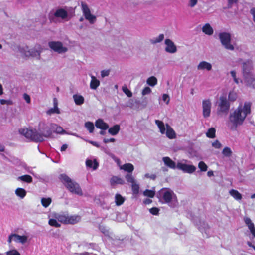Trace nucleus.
<instances>
[{"mask_svg": "<svg viewBox=\"0 0 255 255\" xmlns=\"http://www.w3.org/2000/svg\"><path fill=\"white\" fill-rule=\"evenodd\" d=\"M251 103L241 102L238 107L230 114L229 126L232 129H235L238 126L242 125L246 117L251 114Z\"/></svg>", "mask_w": 255, "mask_h": 255, "instance_id": "f257e3e1", "label": "nucleus"}, {"mask_svg": "<svg viewBox=\"0 0 255 255\" xmlns=\"http://www.w3.org/2000/svg\"><path fill=\"white\" fill-rule=\"evenodd\" d=\"M19 132L27 138L35 141H42V136L49 134L50 131L48 129L47 125L41 122L38 125L37 129L30 128L21 129L19 130Z\"/></svg>", "mask_w": 255, "mask_h": 255, "instance_id": "f03ea898", "label": "nucleus"}, {"mask_svg": "<svg viewBox=\"0 0 255 255\" xmlns=\"http://www.w3.org/2000/svg\"><path fill=\"white\" fill-rule=\"evenodd\" d=\"M61 179L62 182L71 193L79 196L83 195L82 190L78 183L72 180L66 175H62Z\"/></svg>", "mask_w": 255, "mask_h": 255, "instance_id": "7ed1b4c3", "label": "nucleus"}, {"mask_svg": "<svg viewBox=\"0 0 255 255\" xmlns=\"http://www.w3.org/2000/svg\"><path fill=\"white\" fill-rule=\"evenodd\" d=\"M42 51V48L39 44H36L32 47L25 46L21 49L20 51L23 56L27 58H35L37 59H40Z\"/></svg>", "mask_w": 255, "mask_h": 255, "instance_id": "20e7f679", "label": "nucleus"}, {"mask_svg": "<svg viewBox=\"0 0 255 255\" xmlns=\"http://www.w3.org/2000/svg\"><path fill=\"white\" fill-rule=\"evenodd\" d=\"M216 105L217 106L216 113L217 115L222 116L228 114L230 110V104L225 96H220L216 102Z\"/></svg>", "mask_w": 255, "mask_h": 255, "instance_id": "39448f33", "label": "nucleus"}, {"mask_svg": "<svg viewBox=\"0 0 255 255\" xmlns=\"http://www.w3.org/2000/svg\"><path fill=\"white\" fill-rule=\"evenodd\" d=\"M218 37L222 46L226 50L234 51L235 44L232 43V35L228 32H221L218 34Z\"/></svg>", "mask_w": 255, "mask_h": 255, "instance_id": "423d86ee", "label": "nucleus"}, {"mask_svg": "<svg viewBox=\"0 0 255 255\" xmlns=\"http://www.w3.org/2000/svg\"><path fill=\"white\" fill-rule=\"evenodd\" d=\"M155 123L162 134H165L167 137L170 139H173L176 137L175 131L168 124L165 125L162 121L158 120H155Z\"/></svg>", "mask_w": 255, "mask_h": 255, "instance_id": "0eeeda50", "label": "nucleus"}, {"mask_svg": "<svg viewBox=\"0 0 255 255\" xmlns=\"http://www.w3.org/2000/svg\"><path fill=\"white\" fill-rule=\"evenodd\" d=\"M252 66L250 63H245L243 67V75L245 82L247 85L255 88V78L254 75L250 72Z\"/></svg>", "mask_w": 255, "mask_h": 255, "instance_id": "6e6552de", "label": "nucleus"}, {"mask_svg": "<svg viewBox=\"0 0 255 255\" xmlns=\"http://www.w3.org/2000/svg\"><path fill=\"white\" fill-rule=\"evenodd\" d=\"M81 7L85 18L88 21L90 24H93L95 23L97 20V17L91 13L88 5L84 2H82Z\"/></svg>", "mask_w": 255, "mask_h": 255, "instance_id": "1a4fd4ad", "label": "nucleus"}, {"mask_svg": "<svg viewBox=\"0 0 255 255\" xmlns=\"http://www.w3.org/2000/svg\"><path fill=\"white\" fill-rule=\"evenodd\" d=\"M49 47L55 52L59 54L64 53L68 50V48L64 46L60 41H51L48 43Z\"/></svg>", "mask_w": 255, "mask_h": 255, "instance_id": "9d476101", "label": "nucleus"}, {"mask_svg": "<svg viewBox=\"0 0 255 255\" xmlns=\"http://www.w3.org/2000/svg\"><path fill=\"white\" fill-rule=\"evenodd\" d=\"M212 108V102L210 99H205L202 101V114L205 118L210 116Z\"/></svg>", "mask_w": 255, "mask_h": 255, "instance_id": "9b49d317", "label": "nucleus"}, {"mask_svg": "<svg viewBox=\"0 0 255 255\" xmlns=\"http://www.w3.org/2000/svg\"><path fill=\"white\" fill-rule=\"evenodd\" d=\"M177 168L184 172L191 174L194 172L196 169L195 166L183 163L181 162H178L177 164Z\"/></svg>", "mask_w": 255, "mask_h": 255, "instance_id": "f8f14e48", "label": "nucleus"}, {"mask_svg": "<svg viewBox=\"0 0 255 255\" xmlns=\"http://www.w3.org/2000/svg\"><path fill=\"white\" fill-rule=\"evenodd\" d=\"M27 241V237L26 236H20L16 234H11L8 239L9 243H11L12 241L15 242L20 243L21 244L25 243Z\"/></svg>", "mask_w": 255, "mask_h": 255, "instance_id": "ddd939ff", "label": "nucleus"}, {"mask_svg": "<svg viewBox=\"0 0 255 255\" xmlns=\"http://www.w3.org/2000/svg\"><path fill=\"white\" fill-rule=\"evenodd\" d=\"M128 182L131 184L132 190L134 194H137L139 192V186L137 184L134 178L131 174H127L125 177Z\"/></svg>", "mask_w": 255, "mask_h": 255, "instance_id": "4468645a", "label": "nucleus"}, {"mask_svg": "<svg viewBox=\"0 0 255 255\" xmlns=\"http://www.w3.org/2000/svg\"><path fill=\"white\" fill-rule=\"evenodd\" d=\"M54 16L63 20L67 21L69 20L68 12L64 8H58L56 9L54 13Z\"/></svg>", "mask_w": 255, "mask_h": 255, "instance_id": "2eb2a0df", "label": "nucleus"}, {"mask_svg": "<svg viewBox=\"0 0 255 255\" xmlns=\"http://www.w3.org/2000/svg\"><path fill=\"white\" fill-rule=\"evenodd\" d=\"M165 44L166 45L165 50L167 52L172 54L176 52L177 47L172 40L169 39H165Z\"/></svg>", "mask_w": 255, "mask_h": 255, "instance_id": "dca6fc26", "label": "nucleus"}, {"mask_svg": "<svg viewBox=\"0 0 255 255\" xmlns=\"http://www.w3.org/2000/svg\"><path fill=\"white\" fill-rule=\"evenodd\" d=\"M197 69L199 71L206 70L207 71H210L212 69V65L209 62L205 61H202L198 64L197 66Z\"/></svg>", "mask_w": 255, "mask_h": 255, "instance_id": "f3484780", "label": "nucleus"}, {"mask_svg": "<svg viewBox=\"0 0 255 255\" xmlns=\"http://www.w3.org/2000/svg\"><path fill=\"white\" fill-rule=\"evenodd\" d=\"M163 198L166 203L170 202L173 199L176 198V195L170 190H166L163 193Z\"/></svg>", "mask_w": 255, "mask_h": 255, "instance_id": "a211bd4d", "label": "nucleus"}, {"mask_svg": "<svg viewBox=\"0 0 255 255\" xmlns=\"http://www.w3.org/2000/svg\"><path fill=\"white\" fill-rule=\"evenodd\" d=\"M244 220L246 225L248 227V228L250 230L253 236L254 237H255V228L254 227V225L253 223L252 222L251 219L247 217H245L244 218Z\"/></svg>", "mask_w": 255, "mask_h": 255, "instance_id": "6ab92c4d", "label": "nucleus"}, {"mask_svg": "<svg viewBox=\"0 0 255 255\" xmlns=\"http://www.w3.org/2000/svg\"><path fill=\"white\" fill-rule=\"evenodd\" d=\"M164 164L171 169H175L177 167L176 163L168 157H164L162 158Z\"/></svg>", "mask_w": 255, "mask_h": 255, "instance_id": "aec40b11", "label": "nucleus"}, {"mask_svg": "<svg viewBox=\"0 0 255 255\" xmlns=\"http://www.w3.org/2000/svg\"><path fill=\"white\" fill-rule=\"evenodd\" d=\"M202 30L203 33L208 35H212L214 32L213 28L209 23L205 24L202 27Z\"/></svg>", "mask_w": 255, "mask_h": 255, "instance_id": "412c9836", "label": "nucleus"}, {"mask_svg": "<svg viewBox=\"0 0 255 255\" xmlns=\"http://www.w3.org/2000/svg\"><path fill=\"white\" fill-rule=\"evenodd\" d=\"M58 102L56 98L54 99V108L48 110L46 113L48 115H51L53 113L59 114L60 111L58 108Z\"/></svg>", "mask_w": 255, "mask_h": 255, "instance_id": "4be33fe9", "label": "nucleus"}, {"mask_svg": "<svg viewBox=\"0 0 255 255\" xmlns=\"http://www.w3.org/2000/svg\"><path fill=\"white\" fill-rule=\"evenodd\" d=\"M97 128L102 129H107L109 128V126L105 123L102 119H98L95 123Z\"/></svg>", "mask_w": 255, "mask_h": 255, "instance_id": "5701e85b", "label": "nucleus"}, {"mask_svg": "<svg viewBox=\"0 0 255 255\" xmlns=\"http://www.w3.org/2000/svg\"><path fill=\"white\" fill-rule=\"evenodd\" d=\"M91 77L90 88L92 89H96L100 85V81L94 76H91Z\"/></svg>", "mask_w": 255, "mask_h": 255, "instance_id": "b1692460", "label": "nucleus"}, {"mask_svg": "<svg viewBox=\"0 0 255 255\" xmlns=\"http://www.w3.org/2000/svg\"><path fill=\"white\" fill-rule=\"evenodd\" d=\"M120 169L125 171L131 172L134 170V166L131 163H126L120 167Z\"/></svg>", "mask_w": 255, "mask_h": 255, "instance_id": "393cba45", "label": "nucleus"}, {"mask_svg": "<svg viewBox=\"0 0 255 255\" xmlns=\"http://www.w3.org/2000/svg\"><path fill=\"white\" fill-rule=\"evenodd\" d=\"M86 164L87 167L93 168V170H95L98 166V163L96 160L93 161L91 160H87L86 162Z\"/></svg>", "mask_w": 255, "mask_h": 255, "instance_id": "a878e982", "label": "nucleus"}, {"mask_svg": "<svg viewBox=\"0 0 255 255\" xmlns=\"http://www.w3.org/2000/svg\"><path fill=\"white\" fill-rule=\"evenodd\" d=\"M81 220V217L78 215L68 216L67 224H75Z\"/></svg>", "mask_w": 255, "mask_h": 255, "instance_id": "bb28decb", "label": "nucleus"}, {"mask_svg": "<svg viewBox=\"0 0 255 255\" xmlns=\"http://www.w3.org/2000/svg\"><path fill=\"white\" fill-rule=\"evenodd\" d=\"M230 194L235 199L240 200L242 198V196L237 190L232 189L229 191Z\"/></svg>", "mask_w": 255, "mask_h": 255, "instance_id": "cd10ccee", "label": "nucleus"}, {"mask_svg": "<svg viewBox=\"0 0 255 255\" xmlns=\"http://www.w3.org/2000/svg\"><path fill=\"white\" fill-rule=\"evenodd\" d=\"M73 99L76 105H81L84 102V98L82 96L75 94L73 95Z\"/></svg>", "mask_w": 255, "mask_h": 255, "instance_id": "c85d7f7f", "label": "nucleus"}, {"mask_svg": "<svg viewBox=\"0 0 255 255\" xmlns=\"http://www.w3.org/2000/svg\"><path fill=\"white\" fill-rule=\"evenodd\" d=\"M230 73L235 83L239 84L240 83H242V80L239 78L237 77V72L235 70L231 71Z\"/></svg>", "mask_w": 255, "mask_h": 255, "instance_id": "c756f323", "label": "nucleus"}, {"mask_svg": "<svg viewBox=\"0 0 255 255\" xmlns=\"http://www.w3.org/2000/svg\"><path fill=\"white\" fill-rule=\"evenodd\" d=\"M120 130V126L118 125H116L113 127L110 128L108 130V132L111 135H114L117 134Z\"/></svg>", "mask_w": 255, "mask_h": 255, "instance_id": "7c9ffc66", "label": "nucleus"}, {"mask_svg": "<svg viewBox=\"0 0 255 255\" xmlns=\"http://www.w3.org/2000/svg\"><path fill=\"white\" fill-rule=\"evenodd\" d=\"M110 182L112 185L116 184H123L124 183V181L122 179L116 176L113 177Z\"/></svg>", "mask_w": 255, "mask_h": 255, "instance_id": "2f4dec72", "label": "nucleus"}, {"mask_svg": "<svg viewBox=\"0 0 255 255\" xmlns=\"http://www.w3.org/2000/svg\"><path fill=\"white\" fill-rule=\"evenodd\" d=\"M222 153L224 156L226 157H230L233 154L231 149L228 147L224 148Z\"/></svg>", "mask_w": 255, "mask_h": 255, "instance_id": "473e14b6", "label": "nucleus"}, {"mask_svg": "<svg viewBox=\"0 0 255 255\" xmlns=\"http://www.w3.org/2000/svg\"><path fill=\"white\" fill-rule=\"evenodd\" d=\"M164 38V36L163 34H160L156 37L153 38L150 40V42L151 43L155 44L157 43H159L161 42Z\"/></svg>", "mask_w": 255, "mask_h": 255, "instance_id": "72a5a7b5", "label": "nucleus"}, {"mask_svg": "<svg viewBox=\"0 0 255 255\" xmlns=\"http://www.w3.org/2000/svg\"><path fill=\"white\" fill-rule=\"evenodd\" d=\"M17 179L27 183H31L32 181V177L29 175L19 176Z\"/></svg>", "mask_w": 255, "mask_h": 255, "instance_id": "f704fd0d", "label": "nucleus"}, {"mask_svg": "<svg viewBox=\"0 0 255 255\" xmlns=\"http://www.w3.org/2000/svg\"><path fill=\"white\" fill-rule=\"evenodd\" d=\"M147 84L151 86H154L157 83V79L154 76L148 78L146 81Z\"/></svg>", "mask_w": 255, "mask_h": 255, "instance_id": "c9c22d12", "label": "nucleus"}, {"mask_svg": "<svg viewBox=\"0 0 255 255\" xmlns=\"http://www.w3.org/2000/svg\"><path fill=\"white\" fill-rule=\"evenodd\" d=\"M68 216H66L65 215H58L56 218L59 222L67 224L68 220Z\"/></svg>", "mask_w": 255, "mask_h": 255, "instance_id": "e433bc0d", "label": "nucleus"}, {"mask_svg": "<svg viewBox=\"0 0 255 255\" xmlns=\"http://www.w3.org/2000/svg\"><path fill=\"white\" fill-rule=\"evenodd\" d=\"M26 193V191L23 188H18L15 190V194L21 198L25 197Z\"/></svg>", "mask_w": 255, "mask_h": 255, "instance_id": "4c0bfd02", "label": "nucleus"}, {"mask_svg": "<svg viewBox=\"0 0 255 255\" xmlns=\"http://www.w3.org/2000/svg\"><path fill=\"white\" fill-rule=\"evenodd\" d=\"M52 129L58 133H66L65 131L63 129L62 127L60 126H58L56 125H51Z\"/></svg>", "mask_w": 255, "mask_h": 255, "instance_id": "58836bf2", "label": "nucleus"}, {"mask_svg": "<svg viewBox=\"0 0 255 255\" xmlns=\"http://www.w3.org/2000/svg\"><path fill=\"white\" fill-rule=\"evenodd\" d=\"M51 203V199L50 198H43L41 199L42 205L44 207H47Z\"/></svg>", "mask_w": 255, "mask_h": 255, "instance_id": "ea45409f", "label": "nucleus"}, {"mask_svg": "<svg viewBox=\"0 0 255 255\" xmlns=\"http://www.w3.org/2000/svg\"><path fill=\"white\" fill-rule=\"evenodd\" d=\"M206 135L209 138H214L215 136V129L213 128H209L206 132Z\"/></svg>", "mask_w": 255, "mask_h": 255, "instance_id": "a19ab883", "label": "nucleus"}, {"mask_svg": "<svg viewBox=\"0 0 255 255\" xmlns=\"http://www.w3.org/2000/svg\"><path fill=\"white\" fill-rule=\"evenodd\" d=\"M85 126L89 130L90 133L93 132L94 129V126L93 123L90 122H86L85 124Z\"/></svg>", "mask_w": 255, "mask_h": 255, "instance_id": "79ce46f5", "label": "nucleus"}, {"mask_svg": "<svg viewBox=\"0 0 255 255\" xmlns=\"http://www.w3.org/2000/svg\"><path fill=\"white\" fill-rule=\"evenodd\" d=\"M237 94L236 93L233 91H231L229 92L228 95V99L229 101L231 102H234L237 99Z\"/></svg>", "mask_w": 255, "mask_h": 255, "instance_id": "37998d69", "label": "nucleus"}, {"mask_svg": "<svg viewBox=\"0 0 255 255\" xmlns=\"http://www.w3.org/2000/svg\"><path fill=\"white\" fill-rule=\"evenodd\" d=\"M155 191L151 190H146L143 192V195L150 198H153L155 195Z\"/></svg>", "mask_w": 255, "mask_h": 255, "instance_id": "c03bdc74", "label": "nucleus"}, {"mask_svg": "<svg viewBox=\"0 0 255 255\" xmlns=\"http://www.w3.org/2000/svg\"><path fill=\"white\" fill-rule=\"evenodd\" d=\"M198 168L201 171L205 172L208 169L207 165L203 162L200 161L198 164Z\"/></svg>", "mask_w": 255, "mask_h": 255, "instance_id": "a18cd8bd", "label": "nucleus"}, {"mask_svg": "<svg viewBox=\"0 0 255 255\" xmlns=\"http://www.w3.org/2000/svg\"><path fill=\"white\" fill-rule=\"evenodd\" d=\"M124 201V199L122 196H121L120 195H119V194L116 195V203L117 205H120L122 204H123Z\"/></svg>", "mask_w": 255, "mask_h": 255, "instance_id": "49530a36", "label": "nucleus"}, {"mask_svg": "<svg viewBox=\"0 0 255 255\" xmlns=\"http://www.w3.org/2000/svg\"><path fill=\"white\" fill-rule=\"evenodd\" d=\"M122 90L124 93L128 97H131L132 96V92L128 88L127 86H123Z\"/></svg>", "mask_w": 255, "mask_h": 255, "instance_id": "de8ad7c7", "label": "nucleus"}, {"mask_svg": "<svg viewBox=\"0 0 255 255\" xmlns=\"http://www.w3.org/2000/svg\"><path fill=\"white\" fill-rule=\"evenodd\" d=\"M49 224L50 225L55 226L56 227H59L60 226V224H59L56 220L53 219L49 220Z\"/></svg>", "mask_w": 255, "mask_h": 255, "instance_id": "09e8293b", "label": "nucleus"}, {"mask_svg": "<svg viewBox=\"0 0 255 255\" xmlns=\"http://www.w3.org/2000/svg\"><path fill=\"white\" fill-rule=\"evenodd\" d=\"M151 92V89L149 87H145L142 91V95L144 96L145 95L149 94Z\"/></svg>", "mask_w": 255, "mask_h": 255, "instance_id": "8fccbe9b", "label": "nucleus"}, {"mask_svg": "<svg viewBox=\"0 0 255 255\" xmlns=\"http://www.w3.org/2000/svg\"><path fill=\"white\" fill-rule=\"evenodd\" d=\"M198 3V0H189L188 6L193 8Z\"/></svg>", "mask_w": 255, "mask_h": 255, "instance_id": "3c124183", "label": "nucleus"}, {"mask_svg": "<svg viewBox=\"0 0 255 255\" xmlns=\"http://www.w3.org/2000/svg\"><path fill=\"white\" fill-rule=\"evenodd\" d=\"M212 145L216 149H220L222 147L221 144L218 140L213 142Z\"/></svg>", "mask_w": 255, "mask_h": 255, "instance_id": "603ef678", "label": "nucleus"}, {"mask_svg": "<svg viewBox=\"0 0 255 255\" xmlns=\"http://www.w3.org/2000/svg\"><path fill=\"white\" fill-rule=\"evenodd\" d=\"M162 99L167 104H168L170 101V98L168 94H164L162 95Z\"/></svg>", "mask_w": 255, "mask_h": 255, "instance_id": "864d4df0", "label": "nucleus"}, {"mask_svg": "<svg viewBox=\"0 0 255 255\" xmlns=\"http://www.w3.org/2000/svg\"><path fill=\"white\" fill-rule=\"evenodd\" d=\"M6 255H20V254L17 251L15 250H12L11 251L7 252L6 253Z\"/></svg>", "mask_w": 255, "mask_h": 255, "instance_id": "5fc2aeb1", "label": "nucleus"}, {"mask_svg": "<svg viewBox=\"0 0 255 255\" xmlns=\"http://www.w3.org/2000/svg\"><path fill=\"white\" fill-rule=\"evenodd\" d=\"M145 178H150L152 180H155L156 178V175L154 174H150L149 173H146L144 175Z\"/></svg>", "mask_w": 255, "mask_h": 255, "instance_id": "6e6d98bb", "label": "nucleus"}, {"mask_svg": "<svg viewBox=\"0 0 255 255\" xmlns=\"http://www.w3.org/2000/svg\"><path fill=\"white\" fill-rule=\"evenodd\" d=\"M0 103L1 105H11L12 104V102L10 100H6L4 99L0 100Z\"/></svg>", "mask_w": 255, "mask_h": 255, "instance_id": "4d7b16f0", "label": "nucleus"}, {"mask_svg": "<svg viewBox=\"0 0 255 255\" xmlns=\"http://www.w3.org/2000/svg\"><path fill=\"white\" fill-rule=\"evenodd\" d=\"M159 209L156 207H153L150 209V212L153 215H157Z\"/></svg>", "mask_w": 255, "mask_h": 255, "instance_id": "13d9d810", "label": "nucleus"}, {"mask_svg": "<svg viewBox=\"0 0 255 255\" xmlns=\"http://www.w3.org/2000/svg\"><path fill=\"white\" fill-rule=\"evenodd\" d=\"M23 98L27 103L29 104L30 103V97L28 94L24 93L23 94Z\"/></svg>", "mask_w": 255, "mask_h": 255, "instance_id": "bf43d9fd", "label": "nucleus"}, {"mask_svg": "<svg viewBox=\"0 0 255 255\" xmlns=\"http://www.w3.org/2000/svg\"><path fill=\"white\" fill-rule=\"evenodd\" d=\"M109 72L108 71L103 70V71H101V76L102 77L107 76L109 75Z\"/></svg>", "mask_w": 255, "mask_h": 255, "instance_id": "052dcab7", "label": "nucleus"}, {"mask_svg": "<svg viewBox=\"0 0 255 255\" xmlns=\"http://www.w3.org/2000/svg\"><path fill=\"white\" fill-rule=\"evenodd\" d=\"M251 12L253 17V21L255 23V8L252 9L251 10Z\"/></svg>", "mask_w": 255, "mask_h": 255, "instance_id": "680f3d73", "label": "nucleus"}, {"mask_svg": "<svg viewBox=\"0 0 255 255\" xmlns=\"http://www.w3.org/2000/svg\"><path fill=\"white\" fill-rule=\"evenodd\" d=\"M115 139H114V138L105 139L104 140V142L105 143H108V142H114V141H115Z\"/></svg>", "mask_w": 255, "mask_h": 255, "instance_id": "e2e57ef3", "label": "nucleus"}, {"mask_svg": "<svg viewBox=\"0 0 255 255\" xmlns=\"http://www.w3.org/2000/svg\"><path fill=\"white\" fill-rule=\"evenodd\" d=\"M87 142H89L90 143L92 144V145L98 147L99 146V145L95 142H94V141H88V140H86Z\"/></svg>", "mask_w": 255, "mask_h": 255, "instance_id": "0e129e2a", "label": "nucleus"}, {"mask_svg": "<svg viewBox=\"0 0 255 255\" xmlns=\"http://www.w3.org/2000/svg\"><path fill=\"white\" fill-rule=\"evenodd\" d=\"M152 202V200L149 199H146L144 201V203L145 204H149Z\"/></svg>", "mask_w": 255, "mask_h": 255, "instance_id": "69168bd1", "label": "nucleus"}, {"mask_svg": "<svg viewBox=\"0 0 255 255\" xmlns=\"http://www.w3.org/2000/svg\"><path fill=\"white\" fill-rule=\"evenodd\" d=\"M5 150V147L4 146L0 143V152H3Z\"/></svg>", "mask_w": 255, "mask_h": 255, "instance_id": "338daca9", "label": "nucleus"}, {"mask_svg": "<svg viewBox=\"0 0 255 255\" xmlns=\"http://www.w3.org/2000/svg\"><path fill=\"white\" fill-rule=\"evenodd\" d=\"M67 148V145L64 144L61 147V151H64Z\"/></svg>", "mask_w": 255, "mask_h": 255, "instance_id": "774afa93", "label": "nucleus"}]
</instances>
